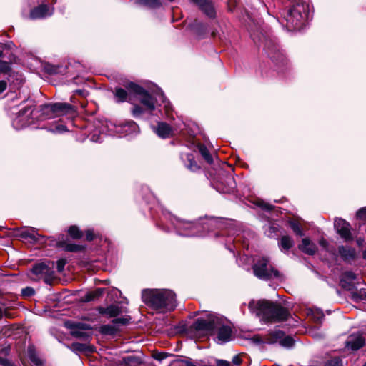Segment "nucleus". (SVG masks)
Listing matches in <instances>:
<instances>
[{"label": "nucleus", "mask_w": 366, "mask_h": 366, "mask_svg": "<svg viewBox=\"0 0 366 366\" xmlns=\"http://www.w3.org/2000/svg\"><path fill=\"white\" fill-rule=\"evenodd\" d=\"M242 360L240 358L239 355H237L234 356L232 358V362L236 365H239L242 363Z\"/></svg>", "instance_id": "09e8293b"}, {"label": "nucleus", "mask_w": 366, "mask_h": 366, "mask_svg": "<svg viewBox=\"0 0 366 366\" xmlns=\"http://www.w3.org/2000/svg\"><path fill=\"white\" fill-rule=\"evenodd\" d=\"M81 249V246L75 244H68L65 247V249L69 252H77L79 251Z\"/></svg>", "instance_id": "58836bf2"}, {"label": "nucleus", "mask_w": 366, "mask_h": 366, "mask_svg": "<svg viewBox=\"0 0 366 366\" xmlns=\"http://www.w3.org/2000/svg\"><path fill=\"white\" fill-rule=\"evenodd\" d=\"M69 348L74 352H84L86 350L87 346L86 344L74 342L71 344Z\"/></svg>", "instance_id": "2f4dec72"}, {"label": "nucleus", "mask_w": 366, "mask_h": 366, "mask_svg": "<svg viewBox=\"0 0 366 366\" xmlns=\"http://www.w3.org/2000/svg\"><path fill=\"white\" fill-rule=\"evenodd\" d=\"M363 366H366V362L363 365Z\"/></svg>", "instance_id": "774afa93"}, {"label": "nucleus", "mask_w": 366, "mask_h": 366, "mask_svg": "<svg viewBox=\"0 0 366 366\" xmlns=\"http://www.w3.org/2000/svg\"><path fill=\"white\" fill-rule=\"evenodd\" d=\"M34 293H35L34 290L30 287H25V288L22 289V290H21V295H22V296H24L25 297H31L34 295Z\"/></svg>", "instance_id": "4c0bfd02"}, {"label": "nucleus", "mask_w": 366, "mask_h": 366, "mask_svg": "<svg viewBox=\"0 0 366 366\" xmlns=\"http://www.w3.org/2000/svg\"><path fill=\"white\" fill-rule=\"evenodd\" d=\"M0 365L3 366H9V362L6 358H4L0 356Z\"/></svg>", "instance_id": "5fc2aeb1"}, {"label": "nucleus", "mask_w": 366, "mask_h": 366, "mask_svg": "<svg viewBox=\"0 0 366 366\" xmlns=\"http://www.w3.org/2000/svg\"><path fill=\"white\" fill-rule=\"evenodd\" d=\"M2 56V50L0 49V57Z\"/></svg>", "instance_id": "69168bd1"}, {"label": "nucleus", "mask_w": 366, "mask_h": 366, "mask_svg": "<svg viewBox=\"0 0 366 366\" xmlns=\"http://www.w3.org/2000/svg\"><path fill=\"white\" fill-rule=\"evenodd\" d=\"M217 329L219 330L217 334V339L219 342L224 343L230 340L232 330L229 327L221 326L220 325Z\"/></svg>", "instance_id": "6ab92c4d"}, {"label": "nucleus", "mask_w": 366, "mask_h": 366, "mask_svg": "<svg viewBox=\"0 0 366 366\" xmlns=\"http://www.w3.org/2000/svg\"><path fill=\"white\" fill-rule=\"evenodd\" d=\"M154 132L162 138H169L172 136L173 131L171 127L165 122H159Z\"/></svg>", "instance_id": "dca6fc26"}, {"label": "nucleus", "mask_w": 366, "mask_h": 366, "mask_svg": "<svg viewBox=\"0 0 366 366\" xmlns=\"http://www.w3.org/2000/svg\"><path fill=\"white\" fill-rule=\"evenodd\" d=\"M11 71L10 64L4 61H0V73L9 74Z\"/></svg>", "instance_id": "c9c22d12"}, {"label": "nucleus", "mask_w": 366, "mask_h": 366, "mask_svg": "<svg viewBox=\"0 0 366 366\" xmlns=\"http://www.w3.org/2000/svg\"><path fill=\"white\" fill-rule=\"evenodd\" d=\"M104 292V289L97 288L94 291L86 293L85 296L82 297V300L84 302H90L94 300L95 299L101 297Z\"/></svg>", "instance_id": "5701e85b"}, {"label": "nucleus", "mask_w": 366, "mask_h": 366, "mask_svg": "<svg viewBox=\"0 0 366 366\" xmlns=\"http://www.w3.org/2000/svg\"><path fill=\"white\" fill-rule=\"evenodd\" d=\"M365 345V340L360 335H351L348 337L345 346L352 350H357Z\"/></svg>", "instance_id": "2eb2a0df"}, {"label": "nucleus", "mask_w": 366, "mask_h": 366, "mask_svg": "<svg viewBox=\"0 0 366 366\" xmlns=\"http://www.w3.org/2000/svg\"><path fill=\"white\" fill-rule=\"evenodd\" d=\"M76 92L79 94H82V93H83V92L81 90H76Z\"/></svg>", "instance_id": "e2e57ef3"}, {"label": "nucleus", "mask_w": 366, "mask_h": 366, "mask_svg": "<svg viewBox=\"0 0 366 366\" xmlns=\"http://www.w3.org/2000/svg\"><path fill=\"white\" fill-rule=\"evenodd\" d=\"M357 217L360 219H366V207L362 208L357 212Z\"/></svg>", "instance_id": "37998d69"}, {"label": "nucleus", "mask_w": 366, "mask_h": 366, "mask_svg": "<svg viewBox=\"0 0 366 366\" xmlns=\"http://www.w3.org/2000/svg\"><path fill=\"white\" fill-rule=\"evenodd\" d=\"M217 366H230V363L228 361L219 360L217 361Z\"/></svg>", "instance_id": "8fccbe9b"}, {"label": "nucleus", "mask_w": 366, "mask_h": 366, "mask_svg": "<svg viewBox=\"0 0 366 366\" xmlns=\"http://www.w3.org/2000/svg\"><path fill=\"white\" fill-rule=\"evenodd\" d=\"M21 236L25 239H29L32 242L39 241V238L41 237L34 228L24 230L21 233Z\"/></svg>", "instance_id": "4be33fe9"}, {"label": "nucleus", "mask_w": 366, "mask_h": 366, "mask_svg": "<svg viewBox=\"0 0 366 366\" xmlns=\"http://www.w3.org/2000/svg\"><path fill=\"white\" fill-rule=\"evenodd\" d=\"M142 298L144 303L160 312L173 310L177 306L175 294L169 290H144Z\"/></svg>", "instance_id": "f03ea898"}, {"label": "nucleus", "mask_w": 366, "mask_h": 366, "mask_svg": "<svg viewBox=\"0 0 366 366\" xmlns=\"http://www.w3.org/2000/svg\"><path fill=\"white\" fill-rule=\"evenodd\" d=\"M65 326L71 330V335L78 339L84 341H89L91 338V333L89 332L92 329L90 325L83 322H76L74 321H67Z\"/></svg>", "instance_id": "423d86ee"}, {"label": "nucleus", "mask_w": 366, "mask_h": 366, "mask_svg": "<svg viewBox=\"0 0 366 366\" xmlns=\"http://www.w3.org/2000/svg\"><path fill=\"white\" fill-rule=\"evenodd\" d=\"M94 234L92 230L86 231V240L92 241V240L94 239Z\"/></svg>", "instance_id": "de8ad7c7"}, {"label": "nucleus", "mask_w": 366, "mask_h": 366, "mask_svg": "<svg viewBox=\"0 0 366 366\" xmlns=\"http://www.w3.org/2000/svg\"><path fill=\"white\" fill-rule=\"evenodd\" d=\"M53 10H51L48 5L42 4L31 10L30 18L32 19H42L51 16Z\"/></svg>", "instance_id": "4468645a"}, {"label": "nucleus", "mask_w": 366, "mask_h": 366, "mask_svg": "<svg viewBox=\"0 0 366 366\" xmlns=\"http://www.w3.org/2000/svg\"><path fill=\"white\" fill-rule=\"evenodd\" d=\"M109 327H109V326H108V325L104 326V327H102V331H103V332H105V331H106V330L109 329Z\"/></svg>", "instance_id": "052dcab7"}, {"label": "nucleus", "mask_w": 366, "mask_h": 366, "mask_svg": "<svg viewBox=\"0 0 366 366\" xmlns=\"http://www.w3.org/2000/svg\"><path fill=\"white\" fill-rule=\"evenodd\" d=\"M99 312L109 317H116L119 315L126 313L127 310L119 305H112L107 307H100Z\"/></svg>", "instance_id": "f8f14e48"}, {"label": "nucleus", "mask_w": 366, "mask_h": 366, "mask_svg": "<svg viewBox=\"0 0 366 366\" xmlns=\"http://www.w3.org/2000/svg\"><path fill=\"white\" fill-rule=\"evenodd\" d=\"M338 252L341 257L345 261L353 260L356 257V250L347 246H340Z\"/></svg>", "instance_id": "f3484780"}, {"label": "nucleus", "mask_w": 366, "mask_h": 366, "mask_svg": "<svg viewBox=\"0 0 366 366\" xmlns=\"http://www.w3.org/2000/svg\"><path fill=\"white\" fill-rule=\"evenodd\" d=\"M220 325V319L214 315H209L207 318H198L194 322L197 330L212 332Z\"/></svg>", "instance_id": "6e6552de"}, {"label": "nucleus", "mask_w": 366, "mask_h": 366, "mask_svg": "<svg viewBox=\"0 0 366 366\" xmlns=\"http://www.w3.org/2000/svg\"><path fill=\"white\" fill-rule=\"evenodd\" d=\"M199 150L200 154H202V156L207 162H208L209 164H212L213 162V159L205 146L200 145L199 147Z\"/></svg>", "instance_id": "393cba45"}, {"label": "nucleus", "mask_w": 366, "mask_h": 366, "mask_svg": "<svg viewBox=\"0 0 366 366\" xmlns=\"http://www.w3.org/2000/svg\"><path fill=\"white\" fill-rule=\"evenodd\" d=\"M272 335L275 339V340H274V341H275L276 340L280 339L281 340L280 344L282 346L291 347L294 343V340H293L292 337H291L290 336H287V337L282 338L283 332L280 330L274 332ZM270 342H273V340H271Z\"/></svg>", "instance_id": "aec40b11"}, {"label": "nucleus", "mask_w": 366, "mask_h": 366, "mask_svg": "<svg viewBox=\"0 0 366 366\" xmlns=\"http://www.w3.org/2000/svg\"><path fill=\"white\" fill-rule=\"evenodd\" d=\"M225 192H230V190L229 189H227Z\"/></svg>", "instance_id": "338daca9"}, {"label": "nucleus", "mask_w": 366, "mask_h": 366, "mask_svg": "<svg viewBox=\"0 0 366 366\" xmlns=\"http://www.w3.org/2000/svg\"><path fill=\"white\" fill-rule=\"evenodd\" d=\"M299 248L301 251L309 255H313L317 251L316 245L308 238L302 239L301 244L299 245Z\"/></svg>", "instance_id": "a211bd4d"}, {"label": "nucleus", "mask_w": 366, "mask_h": 366, "mask_svg": "<svg viewBox=\"0 0 366 366\" xmlns=\"http://www.w3.org/2000/svg\"><path fill=\"white\" fill-rule=\"evenodd\" d=\"M32 111L31 107H26L24 109L19 111L17 116L13 120V127L16 129H21L29 125L31 123V115Z\"/></svg>", "instance_id": "9d476101"}, {"label": "nucleus", "mask_w": 366, "mask_h": 366, "mask_svg": "<svg viewBox=\"0 0 366 366\" xmlns=\"http://www.w3.org/2000/svg\"><path fill=\"white\" fill-rule=\"evenodd\" d=\"M162 102L165 103V104H164L165 112L167 113V115L169 116V110H170L169 102H165V97H164V96L163 94H162Z\"/></svg>", "instance_id": "a18cd8bd"}, {"label": "nucleus", "mask_w": 366, "mask_h": 366, "mask_svg": "<svg viewBox=\"0 0 366 366\" xmlns=\"http://www.w3.org/2000/svg\"><path fill=\"white\" fill-rule=\"evenodd\" d=\"M144 6L152 9L158 8L161 6V2L159 0H147Z\"/></svg>", "instance_id": "e433bc0d"}, {"label": "nucleus", "mask_w": 366, "mask_h": 366, "mask_svg": "<svg viewBox=\"0 0 366 366\" xmlns=\"http://www.w3.org/2000/svg\"><path fill=\"white\" fill-rule=\"evenodd\" d=\"M290 227L292 228V229L294 231V232L297 235H299L300 237L304 235L302 229L299 223H297L296 222H290Z\"/></svg>", "instance_id": "7c9ffc66"}, {"label": "nucleus", "mask_w": 366, "mask_h": 366, "mask_svg": "<svg viewBox=\"0 0 366 366\" xmlns=\"http://www.w3.org/2000/svg\"><path fill=\"white\" fill-rule=\"evenodd\" d=\"M356 277L357 276L353 272L347 271L343 274L341 282L349 281L350 283H351L356 279Z\"/></svg>", "instance_id": "473e14b6"}, {"label": "nucleus", "mask_w": 366, "mask_h": 366, "mask_svg": "<svg viewBox=\"0 0 366 366\" xmlns=\"http://www.w3.org/2000/svg\"><path fill=\"white\" fill-rule=\"evenodd\" d=\"M129 320H130L129 317L126 315V316H124V317H122L114 318L112 320V323L114 325H124L128 324Z\"/></svg>", "instance_id": "f704fd0d"}, {"label": "nucleus", "mask_w": 366, "mask_h": 366, "mask_svg": "<svg viewBox=\"0 0 366 366\" xmlns=\"http://www.w3.org/2000/svg\"><path fill=\"white\" fill-rule=\"evenodd\" d=\"M66 262L64 259H59L56 262V269L59 272H61L65 267Z\"/></svg>", "instance_id": "a19ab883"}, {"label": "nucleus", "mask_w": 366, "mask_h": 366, "mask_svg": "<svg viewBox=\"0 0 366 366\" xmlns=\"http://www.w3.org/2000/svg\"><path fill=\"white\" fill-rule=\"evenodd\" d=\"M71 109L72 107L66 103L44 104L41 106V109L42 114L49 118L65 114Z\"/></svg>", "instance_id": "0eeeda50"}, {"label": "nucleus", "mask_w": 366, "mask_h": 366, "mask_svg": "<svg viewBox=\"0 0 366 366\" xmlns=\"http://www.w3.org/2000/svg\"><path fill=\"white\" fill-rule=\"evenodd\" d=\"M324 317V315L322 312L317 311L314 315V318L318 322H320Z\"/></svg>", "instance_id": "c03bdc74"}, {"label": "nucleus", "mask_w": 366, "mask_h": 366, "mask_svg": "<svg viewBox=\"0 0 366 366\" xmlns=\"http://www.w3.org/2000/svg\"><path fill=\"white\" fill-rule=\"evenodd\" d=\"M172 224L178 231V233L183 236H194L197 234L196 230H197L199 225L187 222L182 219L174 218L172 220Z\"/></svg>", "instance_id": "1a4fd4ad"}, {"label": "nucleus", "mask_w": 366, "mask_h": 366, "mask_svg": "<svg viewBox=\"0 0 366 366\" xmlns=\"http://www.w3.org/2000/svg\"><path fill=\"white\" fill-rule=\"evenodd\" d=\"M334 227L337 234L345 241L350 242L353 239L350 232V226L348 222L342 219H336L334 222Z\"/></svg>", "instance_id": "9b49d317"}, {"label": "nucleus", "mask_w": 366, "mask_h": 366, "mask_svg": "<svg viewBox=\"0 0 366 366\" xmlns=\"http://www.w3.org/2000/svg\"><path fill=\"white\" fill-rule=\"evenodd\" d=\"M357 244H361V240H360V239H358V240H357Z\"/></svg>", "instance_id": "0e129e2a"}, {"label": "nucleus", "mask_w": 366, "mask_h": 366, "mask_svg": "<svg viewBox=\"0 0 366 366\" xmlns=\"http://www.w3.org/2000/svg\"><path fill=\"white\" fill-rule=\"evenodd\" d=\"M187 160L189 162V164L187 165V167L191 171L195 172L199 169V166L196 163V162L193 159L192 154L187 155Z\"/></svg>", "instance_id": "c756f323"}, {"label": "nucleus", "mask_w": 366, "mask_h": 366, "mask_svg": "<svg viewBox=\"0 0 366 366\" xmlns=\"http://www.w3.org/2000/svg\"><path fill=\"white\" fill-rule=\"evenodd\" d=\"M139 4L144 5L147 0H136Z\"/></svg>", "instance_id": "bf43d9fd"}, {"label": "nucleus", "mask_w": 366, "mask_h": 366, "mask_svg": "<svg viewBox=\"0 0 366 366\" xmlns=\"http://www.w3.org/2000/svg\"><path fill=\"white\" fill-rule=\"evenodd\" d=\"M196 4L199 9L209 18H214L216 15L214 4L211 0H191Z\"/></svg>", "instance_id": "ddd939ff"}, {"label": "nucleus", "mask_w": 366, "mask_h": 366, "mask_svg": "<svg viewBox=\"0 0 366 366\" xmlns=\"http://www.w3.org/2000/svg\"><path fill=\"white\" fill-rule=\"evenodd\" d=\"M182 362H183L186 366H197L192 361L189 360H181Z\"/></svg>", "instance_id": "864d4df0"}, {"label": "nucleus", "mask_w": 366, "mask_h": 366, "mask_svg": "<svg viewBox=\"0 0 366 366\" xmlns=\"http://www.w3.org/2000/svg\"><path fill=\"white\" fill-rule=\"evenodd\" d=\"M227 181H228V182L231 183L232 184H234V179H233V178H232V177H229L227 178Z\"/></svg>", "instance_id": "13d9d810"}, {"label": "nucleus", "mask_w": 366, "mask_h": 366, "mask_svg": "<svg viewBox=\"0 0 366 366\" xmlns=\"http://www.w3.org/2000/svg\"><path fill=\"white\" fill-rule=\"evenodd\" d=\"M308 17L309 6L303 3L293 5L285 16L287 27L294 30H300L307 23Z\"/></svg>", "instance_id": "7ed1b4c3"}, {"label": "nucleus", "mask_w": 366, "mask_h": 366, "mask_svg": "<svg viewBox=\"0 0 366 366\" xmlns=\"http://www.w3.org/2000/svg\"><path fill=\"white\" fill-rule=\"evenodd\" d=\"M47 268L44 264H35L32 268V272L36 275L46 273Z\"/></svg>", "instance_id": "c85d7f7f"}, {"label": "nucleus", "mask_w": 366, "mask_h": 366, "mask_svg": "<svg viewBox=\"0 0 366 366\" xmlns=\"http://www.w3.org/2000/svg\"><path fill=\"white\" fill-rule=\"evenodd\" d=\"M56 131L58 132H63L66 131V127L64 125H58L56 127Z\"/></svg>", "instance_id": "6e6d98bb"}, {"label": "nucleus", "mask_w": 366, "mask_h": 366, "mask_svg": "<svg viewBox=\"0 0 366 366\" xmlns=\"http://www.w3.org/2000/svg\"><path fill=\"white\" fill-rule=\"evenodd\" d=\"M31 360L36 365H41L42 361L34 355H31Z\"/></svg>", "instance_id": "49530a36"}, {"label": "nucleus", "mask_w": 366, "mask_h": 366, "mask_svg": "<svg viewBox=\"0 0 366 366\" xmlns=\"http://www.w3.org/2000/svg\"><path fill=\"white\" fill-rule=\"evenodd\" d=\"M124 360L127 366H138L141 363L139 358L134 356H128Z\"/></svg>", "instance_id": "cd10ccee"}, {"label": "nucleus", "mask_w": 366, "mask_h": 366, "mask_svg": "<svg viewBox=\"0 0 366 366\" xmlns=\"http://www.w3.org/2000/svg\"><path fill=\"white\" fill-rule=\"evenodd\" d=\"M127 88L129 93L134 94L138 97L139 102L145 107V109L150 112L154 110V99L144 88L132 82L129 83Z\"/></svg>", "instance_id": "39448f33"}, {"label": "nucleus", "mask_w": 366, "mask_h": 366, "mask_svg": "<svg viewBox=\"0 0 366 366\" xmlns=\"http://www.w3.org/2000/svg\"><path fill=\"white\" fill-rule=\"evenodd\" d=\"M320 245L325 247L327 245V242L325 239H322L320 242Z\"/></svg>", "instance_id": "4d7b16f0"}, {"label": "nucleus", "mask_w": 366, "mask_h": 366, "mask_svg": "<svg viewBox=\"0 0 366 366\" xmlns=\"http://www.w3.org/2000/svg\"><path fill=\"white\" fill-rule=\"evenodd\" d=\"M362 257L365 259H366V249L363 252Z\"/></svg>", "instance_id": "680f3d73"}, {"label": "nucleus", "mask_w": 366, "mask_h": 366, "mask_svg": "<svg viewBox=\"0 0 366 366\" xmlns=\"http://www.w3.org/2000/svg\"><path fill=\"white\" fill-rule=\"evenodd\" d=\"M341 360L339 358H334L329 360L325 366H341Z\"/></svg>", "instance_id": "ea45409f"}, {"label": "nucleus", "mask_w": 366, "mask_h": 366, "mask_svg": "<svg viewBox=\"0 0 366 366\" xmlns=\"http://www.w3.org/2000/svg\"><path fill=\"white\" fill-rule=\"evenodd\" d=\"M115 97L117 99V101L119 102H123L127 99V92L122 89V88H117L115 90L114 93Z\"/></svg>", "instance_id": "a878e982"}, {"label": "nucleus", "mask_w": 366, "mask_h": 366, "mask_svg": "<svg viewBox=\"0 0 366 366\" xmlns=\"http://www.w3.org/2000/svg\"><path fill=\"white\" fill-rule=\"evenodd\" d=\"M6 82L5 81H0V94L6 90Z\"/></svg>", "instance_id": "3c124183"}, {"label": "nucleus", "mask_w": 366, "mask_h": 366, "mask_svg": "<svg viewBox=\"0 0 366 366\" xmlns=\"http://www.w3.org/2000/svg\"><path fill=\"white\" fill-rule=\"evenodd\" d=\"M249 308L266 322L283 321L290 315L288 310L281 304L266 300H252L249 303Z\"/></svg>", "instance_id": "f257e3e1"}, {"label": "nucleus", "mask_w": 366, "mask_h": 366, "mask_svg": "<svg viewBox=\"0 0 366 366\" xmlns=\"http://www.w3.org/2000/svg\"><path fill=\"white\" fill-rule=\"evenodd\" d=\"M254 274L259 279L268 280L273 278L281 279L282 274L275 269L266 257H259L252 266Z\"/></svg>", "instance_id": "20e7f679"}, {"label": "nucleus", "mask_w": 366, "mask_h": 366, "mask_svg": "<svg viewBox=\"0 0 366 366\" xmlns=\"http://www.w3.org/2000/svg\"><path fill=\"white\" fill-rule=\"evenodd\" d=\"M259 206L261 207H262L264 209H266V210H272V206L270 205V204H266V203H264V202H262Z\"/></svg>", "instance_id": "603ef678"}, {"label": "nucleus", "mask_w": 366, "mask_h": 366, "mask_svg": "<svg viewBox=\"0 0 366 366\" xmlns=\"http://www.w3.org/2000/svg\"><path fill=\"white\" fill-rule=\"evenodd\" d=\"M293 246V241L291 237L288 236H283L280 242V249L287 252Z\"/></svg>", "instance_id": "b1692460"}, {"label": "nucleus", "mask_w": 366, "mask_h": 366, "mask_svg": "<svg viewBox=\"0 0 366 366\" xmlns=\"http://www.w3.org/2000/svg\"><path fill=\"white\" fill-rule=\"evenodd\" d=\"M138 125L133 121H130L121 126L117 130L118 132H122L126 134H129L138 131Z\"/></svg>", "instance_id": "412c9836"}, {"label": "nucleus", "mask_w": 366, "mask_h": 366, "mask_svg": "<svg viewBox=\"0 0 366 366\" xmlns=\"http://www.w3.org/2000/svg\"><path fill=\"white\" fill-rule=\"evenodd\" d=\"M69 234L74 239H80L82 236V232L76 226H71L68 230Z\"/></svg>", "instance_id": "bb28decb"}, {"label": "nucleus", "mask_w": 366, "mask_h": 366, "mask_svg": "<svg viewBox=\"0 0 366 366\" xmlns=\"http://www.w3.org/2000/svg\"><path fill=\"white\" fill-rule=\"evenodd\" d=\"M145 110V107L142 108L139 105L134 104V107L132 109V113L134 117H138L141 116L144 112Z\"/></svg>", "instance_id": "72a5a7b5"}, {"label": "nucleus", "mask_w": 366, "mask_h": 366, "mask_svg": "<svg viewBox=\"0 0 366 366\" xmlns=\"http://www.w3.org/2000/svg\"><path fill=\"white\" fill-rule=\"evenodd\" d=\"M168 356H169L168 354L164 353V352H157L152 355L154 359L159 360V361H161V360L167 358Z\"/></svg>", "instance_id": "79ce46f5"}]
</instances>
